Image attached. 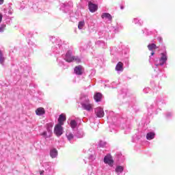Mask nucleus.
<instances>
[{
    "mask_svg": "<svg viewBox=\"0 0 175 175\" xmlns=\"http://www.w3.org/2000/svg\"><path fill=\"white\" fill-rule=\"evenodd\" d=\"M62 57L66 62H77V64L81 62V58L80 57L73 55V50L72 49L68 50L66 54L62 55Z\"/></svg>",
    "mask_w": 175,
    "mask_h": 175,
    "instance_id": "1",
    "label": "nucleus"
},
{
    "mask_svg": "<svg viewBox=\"0 0 175 175\" xmlns=\"http://www.w3.org/2000/svg\"><path fill=\"white\" fill-rule=\"evenodd\" d=\"M50 40L55 44L54 46L52 47V50L54 53H61L62 49L65 47V45L62 44V41L59 38L51 37Z\"/></svg>",
    "mask_w": 175,
    "mask_h": 175,
    "instance_id": "2",
    "label": "nucleus"
},
{
    "mask_svg": "<svg viewBox=\"0 0 175 175\" xmlns=\"http://www.w3.org/2000/svg\"><path fill=\"white\" fill-rule=\"evenodd\" d=\"M46 131H43L40 135L44 139H50L53 136V127L54 126V123L50 122L46 124Z\"/></svg>",
    "mask_w": 175,
    "mask_h": 175,
    "instance_id": "3",
    "label": "nucleus"
},
{
    "mask_svg": "<svg viewBox=\"0 0 175 175\" xmlns=\"http://www.w3.org/2000/svg\"><path fill=\"white\" fill-rule=\"evenodd\" d=\"M166 62H167V53L164 52L161 54L159 59H154V66H163L166 65Z\"/></svg>",
    "mask_w": 175,
    "mask_h": 175,
    "instance_id": "4",
    "label": "nucleus"
},
{
    "mask_svg": "<svg viewBox=\"0 0 175 175\" xmlns=\"http://www.w3.org/2000/svg\"><path fill=\"white\" fill-rule=\"evenodd\" d=\"M81 105L83 110H86V111L94 110V103H92L88 97L81 103Z\"/></svg>",
    "mask_w": 175,
    "mask_h": 175,
    "instance_id": "5",
    "label": "nucleus"
},
{
    "mask_svg": "<svg viewBox=\"0 0 175 175\" xmlns=\"http://www.w3.org/2000/svg\"><path fill=\"white\" fill-rule=\"evenodd\" d=\"M42 165V167L45 169L46 172L48 173V174H54V169L51 167V162H44Z\"/></svg>",
    "mask_w": 175,
    "mask_h": 175,
    "instance_id": "6",
    "label": "nucleus"
},
{
    "mask_svg": "<svg viewBox=\"0 0 175 175\" xmlns=\"http://www.w3.org/2000/svg\"><path fill=\"white\" fill-rule=\"evenodd\" d=\"M94 114L96 118H103L105 117V111L103 108L98 107L94 109Z\"/></svg>",
    "mask_w": 175,
    "mask_h": 175,
    "instance_id": "7",
    "label": "nucleus"
},
{
    "mask_svg": "<svg viewBox=\"0 0 175 175\" xmlns=\"http://www.w3.org/2000/svg\"><path fill=\"white\" fill-rule=\"evenodd\" d=\"M54 133L57 137L62 135V133H64V128L62 127V125L56 124L54 129Z\"/></svg>",
    "mask_w": 175,
    "mask_h": 175,
    "instance_id": "8",
    "label": "nucleus"
},
{
    "mask_svg": "<svg viewBox=\"0 0 175 175\" xmlns=\"http://www.w3.org/2000/svg\"><path fill=\"white\" fill-rule=\"evenodd\" d=\"M104 163L109 165V166H113L114 163V161L113 160V157H111V154H107L104 157Z\"/></svg>",
    "mask_w": 175,
    "mask_h": 175,
    "instance_id": "9",
    "label": "nucleus"
},
{
    "mask_svg": "<svg viewBox=\"0 0 175 175\" xmlns=\"http://www.w3.org/2000/svg\"><path fill=\"white\" fill-rule=\"evenodd\" d=\"M101 18H103V20H104V21H106L107 23H111L113 17L110 14L104 12L101 14Z\"/></svg>",
    "mask_w": 175,
    "mask_h": 175,
    "instance_id": "10",
    "label": "nucleus"
},
{
    "mask_svg": "<svg viewBox=\"0 0 175 175\" xmlns=\"http://www.w3.org/2000/svg\"><path fill=\"white\" fill-rule=\"evenodd\" d=\"M74 72L75 75H77L78 76H81V75L84 73V68H83V66H77L75 68Z\"/></svg>",
    "mask_w": 175,
    "mask_h": 175,
    "instance_id": "11",
    "label": "nucleus"
},
{
    "mask_svg": "<svg viewBox=\"0 0 175 175\" xmlns=\"http://www.w3.org/2000/svg\"><path fill=\"white\" fill-rule=\"evenodd\" d=\"M88 8L90 12H91L92 13H94V12H96V10H98V5L92 3L91 1H90L88 3Z\"/></svg>",
    "mask_w": 175,
    "mask_h": 175,
    "instance_id": "12",
    "label": "nucleus"
},
{
    "mask_svg": "<svg viewBox=\"0 0 175 175\" xmlns=\"http://www.w3.org/2000/svg\"><path fill=\"white\" fill-rule=\"evenodd\" d=\"M65 121H66V116L65 115V113H62L59 116L57 124L64 125V122H65Z\"/></svg>",
    "mask_w": 175,
    "mask_h": 175,
    "instance_id": "13",
    "label": "nucleus"
},
{
    "mask_svg": "<svg viewBox=\"0 0 175 175\" xmlns=\"http://www.w3.org/2000/svg\"><path fill=\"white\" fill-rule=\"evenodd\" d=\"M36 116H42L46 114V110L43 107H38L36 109Z\"/></svg>",
    "mask_w": 175,
    "mask_h": 175,
    "instance_id": "14",
    "label": "nucleus"
},
{
    "mask_svg": "<svg viewBox=\"0 0 175 175\" xmlns=\"http://www.w3.org/2000/svg\"><path fill=\"white\" fill-rule=\"evenodd\" d=\"M148 49L150 51H152L150 53L151 57H152V55H154V54H155V52H154L153 50H157V49H158V47H157V45L155 44H149L148 45Z\"/></svg>",
    "mask_w": 175,
    "mask_h": 175,
    "instance_id": "15",
    "label": "nucleus"
},
{
    "mask_svg": "<svg viewBox=\"0 0 175 175\" xmlns=\"http://www.w3.org/2000/svg\"><path fill=\"white\" fill-rule=\"evenodd\" d=\"M116 72H123L124 71V64L121 62H119L116 66Z\"/></svg>",
    "mask_w": 175,
    "mask_h": 175,
    "instance_id": "16",
    "label": "nucleus"
},
{
    "mask_svg": "<svg viewBox=\"0 0 175 175\" xmlns=\"http://www.w3.org/2000/svg\"><path fill=\"white\" fill-rule=\"evenodd\" d=\"M58 156V150L55 148H53L50 150V157L52 158H57Z\"/></svg>",
    "mask_w": 175,
    "mask_h": 175,
    "instance_id": "17",
    "label": "nucleus"
},
{
    "mask_svg": "<svg viewBox=\"0 0 175 175\" xmlns=\"http://www.w3.org/2000/svg\"><path fill=\"white\" fill-rule=\"evenodd\" d=\"M94 99L95 102H100L102 100V94L97 92L94 96Z\"/></svg>",
    "mask_w": 175,
    "mask_h": 175,
    "instance_id": "18",
    "label": "nucleus"
},
{
    "mask_svg": "<svg viewBox=\"0 0 175 175\" xmlns=\"http://www.w3.org/2000/svg\"><path fill=\"white\" fill-rule=\"evenodd\" d=\"M120 96H122V98H126V96H129V91L127 89H123L121 91Z\"/></svg>",
    "mask_w": 175,
    "mask_h": 175,
    "instance_id": "19",
    "label": "nucleus"
},
{
    "mask_svg": "<svg viewBox=\"0 0 175 175\" xmlns=\"http://www.w3.org/2000/svg\"><path fill=\"white\" fill-rule=\"evenodd\" d=\"M70 126L72 129H76L77 128V121L76 120H70Z\"/></svg>",
    "mask_w": 175,
    "mask_h": 175,
    "instance_id": "20",
    "label": "nucleus"
},
{
    "mask_svg": "<svg viewBox=\"0 0 175 175\" xmlns=\"http://www.w3.org/2000/svg\"><path fill=\"white\" fill-rule=\"evenodd\" d=\"M75 136L78 137V139H81V137L84 136V131H83V130H77Z\"/></svg>",
    "mask_w": 175,
    "mask_h": 175,
    "instance_id": "21",
    "label": "nucleus"
},
{
    "mask_svg": "<svg viewBox=\"0 0 175 175\" xmlns=\"http://www.w3.org/2000/svg\"><path fill=\"white\" fill-rule=\"evenodd\" d=\"M155 137V133L153 132L148 133L146 135V139L147 140H152Z\"/></svg>",
    "mask_w": 175,
    "mask_h": 175,
    "instance_id": "22",
    "label": "nucleus"
},
{
    "mask_svg": "<svg viewBox=\"0 0 175 175\" xmlns=\"http://www.w3.org/2000/svg\"><path fill=\"white\" fill-rule=\"evenodd\" d=\"M66 136L68 142H70V143H72V141L73 140V137H75L73 134H72V133L66 132Z\"/></svg>",
    "mask_w": 175,
    "mask_h": 175,
    "instance_id": "23",
    "label": "nucleus"
},
{
    "mask_svg": "<svg viewBox=\"0 0 175 175\" xmlns=\"http://www.w3.org/2000/svg\"><path fill=\"white\" fill-rule=\"evenodd\" d=\"M120 29H122V25H118L116 27H112L110 31H111L112 32H119Z\"/></svg>",
    "mask_w": 175,
    "mask_h": 175,
    "instance_id": "24",
    "label": "nucleus"
},
{
    "mask_svg": "<svg viewBox=\"0 0 175 175\" xmlns=\"http://www.w3.org/2000/svg\"><path fill=\"white\" fill-rule=\"evenodd\" d=\"M115 172L118 174V175H120L122 172H124V167L121 165H118L115 170Z\"/></svg>",
    "mask_w": 175,
    "mask_h": 175,
    "instance_id": "25",
    "label": "nucleus"
},
{
    "mask_svg": "<svg viewBox=\"0 0 175 175\" xmlns=\"http://www.w3.org/2000/svg\"><path fill=\"white\" fill-rule=\"evenodd\" d=\"M96 45L99 47H102V49H106L107 44L103 41H97Z\"/></svg>",
    "mask_w": 175,
    "mask_h": 175,
    "instance_id": "26",
    "label": "nucleus"
},
{
    "mask_svg": "<svg viewBox=\"0 0 175 175\" xmlns=\"http://www.w3.org/2000/svg\"><path fill=\"white\" fill-rule=\"evenodd\" d=\"M84 27H85V22L84 21H79L78 24L79 29H84Z\"/></svg>",
    "mask_w": 175,
    "mask_h": 175,
    "instance_id": "27",
    "label": "nucleus"
},
{
    "mask_svg": "<svg viewBox=\"0 0 175 175\" xmlns=\"http://www.w3.org/2000/svg\"><path fill=\"white\" fill-rule=\"evenodd\" d=\"M133 23H134V24H137L140 26L143 25V21L139 18H134Z\"/></svg>",
    "mask_w": 175,
    "mask_h": 175,
    "instance_id": "28",
    "label": "nucleus"
},
{
    "mask_svg": "<svg viewBox=\"0 0 175 175\" xmlns=\"http://www.w3.org/2000/svg\"><path fill=\"white\" fill-rule=\"evenodd\" d=\"M142 32L144 34L146 35V36H150V35L152 34V32L150 31L148 29H144V30H142Z\"/></svg>",
    "mask_w": 175,
    "mask_h": 175,
    "instance_id": "29",
    "label": "nucleus"
},
{
    "mask_svg": "<svg viewBox=\"0 0 175 175\" xmlns=\"http://www.w3.org/2000/svg\"><path fill=\"white\" fill-rule=\"evenodd\" d=\"M4 62H5V57H3V54L2 53V51H0V64L1 65H3Z\"/></svg>",
    "mask_w": 175,
    "mask_h": 175,
    "instance_id": "30",
    "label": "nucleus"
},
{
    "mask_svg": "<svg viewBox=\"0 0 175 175\" xmlns=\"http://www.w3.org/2000/svg\"><path fill=\"white\" fill-rule=\"evenodd\" d=\"M124 133H129L131 132V126H125V127L124 128Z\"/></svg>",
    "mask_w": 175,
    "mask_h": 175,
    "instance_id": "31",
    "label": "nucleus"
},
{
    "mask_svg": "<svg viewBox=\"0 0 175 175\" xmlns=\"http://www.w3.org/2000/svg\"><path fill=\"white\" fill-rule=\"evenodd\" d=\"M57 62H58L59 66H64V62H63L62 60H61V59L57 58Z\"/></svg>",
    "mask_w": 175,
    "mask_h": 175,
    "instance_id": "32",
    "label": "nucleus"
},
{
    "mask_svg": "<svg viewBox=\"0 0 175 175\" xmlns=\"http://www.w3.org/2000/svg\"><path fill=\"white\" fill-rule=\"evenodd\" d=\"M99 146H100V147H104L105 146H106V142H105L103 141H100Z\"/></svg>",
    "mask_w": 175,
    "mask_h": 175,
    "instance_id": "33",
    "label": "nucleus"
},
{
    "mask_svg": "<svg viewBox=\"0 0 175 175\" xmlns=\"http://www.w3.org/2000/svg\"><path fill=\"white\" fill-rule=\"evenodd\" d=\"M6 27V25H2L1 27H0V32H3V31H5V28Z\"/></svg>",
    "mask_w": 175,
    "mask_h": 175,
    "instance_id": "34",
    "label": "nucleus"
},
{
    "mask_svg": "<svg viewBox=\"0 0 175 175\" xmlns=\"http://www.w3.org/2000/svg\"><path fill=\"white\" fill-rule=\"evenodd\" d=\"M143 92H144V94H148V92H150V88H144Z\"/></svg>",
    "mask_w": 175,
    "mask_h": 175,
    "instance_id": "35",
    "label": "nucleus"
},
{
    "mask_svg": "<svg viewBox=\"0 0 175 175\" xmlns=\"http://www.w3.org/2000/svg\"><path fill=\"white\" fill-rule=\"evenodd\" d=\"M173 116V113H172V112H167L166 113V118H170V117H172Z\"/></svg>",
    "mask_w": 175,
    "mask_h": 175,
    "instance_id": "36",
    "label": "nucleus"
},
{
    "mask_svg": "<svg viewBox=\"0 0 175 175\" xmlns=\"http://www.w3.org/2000/svg\"><path fill=\"white\" fill-rule=\"evenodd\" d=\"M94 159H95V157H94V155L91 154L89 157V161H90V162H92V161H94Z\"/></svg>",
    "mask_w": 175,
    "mask_h": 175,
    "instance_id": "37",
    "label": "nucleus"
},
{
    "mask_svg": "<svg viewBox=\"0 0 175 175\" xmlns=\"http://www.w3.org/2000/svg\"><path fill=\"white\" fill-rule=\"evenodd\" d=\"M157 40L159 42V43H162V40H163L162 37H158Z\"/></svg>",
    "mask_w": 175,
    "mask_h": 175,
    "instance_id": "38",
    "label": "nucleus"
},
{
    "mask_svg": "<svg viewBox=\"0 0 175 175\" xmlns=\"http://www.w3.org/2000/svg\"><path fill=\"white\" fill-rule=\"evenodd\" d=\"M3 2H5V0H0V5H3Z\"/></svg>",
    "mask_w": 175,
    "mask_h": 175,
    "instance_id": "39",
    "label": "nucleus"
},
{
    "mask_svg": "<svg viewBox=\"0 0 175 175\" xmlns=\"http://www.w3.org/2000/svg\"><path fill=\"white\" fill-rule=\"evenodd\" d=\"M44 174V170L40 172V175H43Z\"/></svg>",
    "mask_w": 175,
    "mask_h": 175,
    "instance_id": "40",
    "label": "nucleus"
},
{
    "mask_svg": "<svg viewBox=\"0 0 175 175\" xmlns=\"http://www.w3.org/2000/svg\"><path fill=\"white\" fill-rule=\"evenodd\" d=\"M2 21V14H0V23Z\"/></svg>",
    "mask_w": 175,
    "mask_h": 175,
    "instance_id": "41",
    "label": "nucleus"
},
{
    "mask_svg": "<svg viewBox=\"0 0 175 175\" xmlns=\"http://www.w3.org/2000/svg\"><path fill=\"white\" fill-rule=\"evenodd\" d=\"M124 8V5H120L121 10H123Z\"/></svg>",
    "mask_w": 175,
    "mask_h": 175,
    "instance_id": "42",
    "label": "nucleus"
},
{
    "mask_svg": "<svg viewBox=\"0 0 175 175\" xmlns=\"http://www.w3.org/2000/svg\"><path fill=\"white\" fill-rule=\"evenodd\" d=\"M26 72H27V73H29V67H28V69Z\"/></svg>",
    "mask_w": 175,
    "mask_h": 175,
    "instance_id": "43",
    "label": "nucleus"
},
{
    "mask_svg": "<svg viewBox=\"0 0 175 175\" xmlns=\"http://www.w3.org/2000/svg\"><path fill=\"white\" fill-rule=\"evenodd\" d=\"M150 62H151L152 59H151V56H150V59H149Z\"/></svg>",
    "mask_w": 175,
    "mask_h": 175,
    "instance_id": "44",
    "label": "nucleus"
},
{
    "mask_svg": "<svg viewBox=\"0 0 175 175\" xmlns=\"http://www.w3.org/2000/svg\"><path fill=\"white\" fill-rule=\"evenodd\" d=\"M62 6H64V8L65 7H66V5H65V4H62Z\"/></svg>",
    "mask_w": 175,
    "mask_h": 175,
    "instance_id": "45",
    "label": "nucleus"
},
{
    "mask_svg": "<svg viewBox=\"0 0 175 175\" xmlns=\"http://www.w3.org/2000/svg\"><path fill=\"white\" fill-rule=\"evenodd\" d=\"M28 44H31V42H28Z\"/></svg>",
    "mask_w": 175,
    "mask_h": 175,
    "instance_id": "46",
    "label": "nucleus"
}]
</instances>
